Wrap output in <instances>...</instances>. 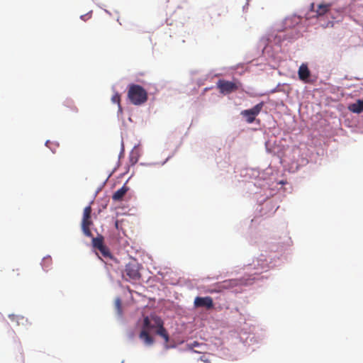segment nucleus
<instances>
[{"instance_id":"f257e3e1","label":"nucleus","mask_w":363,"mask_h":363,"mask_svg":"<svg viewBox=\"0 0 363 363\" xmlns=\"http://www.w3.org/2000/svg\"><path fill=\"white\" fill-rule=\"evenodd\" d=\"M354 0L322 1L317 6L311 3L307 7L294 12L291 16L285 17L279 23L273 25L269 31L261 38L264 48L274 45V51L281 50V45L286 43L295 41L300 35L299 24L306 23L310 18L325 15V19L320 23L323 28H335L347 16L354 11Z\"/></svg>"},{"instance_id":"f03ea898","label":"nucleus","mask_w":363,"mask_h":363,"mask_svg":"<svg viewBox=\"0 0 363 363\" xmlns=\"http://www.w3.org/2000/svg\"><path fill=\"white\" fill-rule=\"evenodd\" d=\"M238 181L243 184L246 193L253 194L256 200L255 213L258 216H271L279 208V203L291 193L292 186L286 179H278L269 165L247 167L241 170Z\"/></svg>"},{"instance_id":"7ed1b4c3","label":"nucleus","mask_w":363,"mask_h":363,"mask_svg":"<svg viewBox=\"0 0 363 363\" xmlns=\"http://www.w3.org/2000/svg\"><path fill=\"white\" fill-rule=\"evenodd\" d=\"M279 245L276 243H267L261 250L260 255L253 259L252 263L244 265V269L257 270L254 274L267 272L279 266L281 263V254L278 252Z\"/></svg>"},{"instance_id":"20e7f679","label":"nucleus","mask_w":363,"mask_h":363,"mask_svg":"<svg viewBox=\"0 0 363 363\" xmlns=\"http://www.w3.org/2000/svg\"><path fill=\"white\" fill-rule=\"evenodd\" d=\"M264 103L261 101L248 108L241 110L240 116L242 120L249 125L253 124L259 127H264L265 124L262 123V119L259 118V115H264L267 118L269 125H271L272 123H275L276 122L273 116L268 114L267 112L264 110Z\"/></svg>"},{"instance_id":"39448f33","label":"nucleus","mask_w":363,"mask_h":363,"mask_svg":"<svg viewBox=\"0 0 363 363\" xmlns=\"http://www.w3.org/2000/svg\"><path fill=\"white\" fill-rule=\"evenodd\" d=\"M313 154L309 152L308 150H297L294 151L290 162L286 167L290 173L298 172L301 167L306 166L309 162H313Z\"/></svg>"},{"instance_id":"423d86ee","label":"nucleus","mask_w":363,"mask_h":363,"mask_svg":"<svg viewBox=\"0 0 363 363\" xmlns=\"http://www.w3.org/2000/svg\"><path fill=\"white\" fill-rule=\"evenodd\" d=\"M144 325L150 331H152L155 328H157L155 330V333L156 335H157L158 336L163 339L164 342L162 345L164 350H169L170 349H176L178 347L177 344H167L169 340V335L167 330L164 328V323L162 320L160 318V317H156L155 320V325L150 323L148 320V318L146 317L144 320Z\"/></svg>"},{"instance_id":"0eeeda50","label":"nucleus","mask_w":363,"mask_h":363,"mask_svg":"<svg viewBox=\"0 0 363 363\" xmlns=\"http://www.w3.org/2000/svg\"><path fill=\"white\" fill-rule=\"evenodd\" d=\"M127 99L135 106H142L147 101V91L140 84L130 83L128 85Z\"/></svg>"},{"instance_id":"6e6552de","label":"nucleus","mask_w":363,"mask_h":363,"mask_svg":"<svg viewBox=\"0 0 363 363\" xmlns=\"http://www.w3.org/2000/svg\"><path fill=\"white\" fill-rule=\"evenodd\" d=\"M134 262H129L125 264L124 268L125 281H138L141 277L140 270L143 269V265L139 263L135 258L131 257Z\"/></svg>"},{"instance_id":"1a4fd4ad","label":"nucleus","mask_w":363,"mask_h":363,"mask_svg":"<svg viewBox=\"0 0 363 363\" xmlns=\"http://www.w3.org/2000/svg\"><path fill=\"white\" fill-rule=\"evenodd\" d=\"M101 260L104 263V268L106 270L107 276L109 278V279L111 280V281H113V277L111 274V270L115 272L117 274H120L122 279H125L124 268L122 265L120 264V261L118 259L117 264L113 261L107 260V262H105V261H103L102 259H101Z\"/></svg>"},{"instance_id":"9d476101","label":"nucleus","mask_w":363,"mask_h":363,"mask_svg":"<svg viewBox=\"0 0 363 363\" xmlns=\"http://www.w3.org/2000/svg\"><path fill=\"white\" fill-rule=\"evenodd\" d=\"M216 86L219 89L220 93L223 95L229 94L235 87V84L233 81L223 78L219 79L216 83Z\"/></svg>"},{"instance_id":"9b49d317","label":"nucleus","mask_w":363,"mask_h":363,"mask_svg":"<svg viewBox=\"0 0 363 363\" xmlns=\"http://www.w3.org/2000/svg\"><path fill=\"white\" fill-rule=\"evenodd\" d=\"M213 300L210 296H196L194 299V306L210 308L213 306Z\"/></svg>"},{"instance_id":"f8f14e48","label":"nucleus","mask_w":363,"mask_h":363,"mask_svg":"<svg viewBox=\"0 0 363 363\" xmlns=\"http://www.w3.org/2000/svg\"><path fill=\"white\" fill-rule=\"evenodd\" d=\"M133 175L134 172H133L131 175L127 179V180L125 182L123 186L113 192V194H112V199L113 201H118L125 192L130 190V188L128 186H127V184L129 182V180L133 177Z\"/></svg>"},{"instance_id":"ddd939ff","label":"nucleus","mask_w":363,"mask_h":363,"mask_svg":"<svg viewBox=\"0 0 363 363\" xmlns=\"http://www.w3.org/2000/svg\"><path fill=\"white\" fill-rule=\"evenodd\" d=\"M347 109L353 113H361L363 112V99L359 98L353 102L347 104Z\"/></svg>"},{"instance_id":"4468645a","label":"nucleus","mask_w":363,"mask_h":363,"mask_svg":"<svg viewBox=\"0 0 363 363\" xmlns=\"http://www.w3.org/2000/svg\"><path fill=\"white\" fill-rule=\"evenodd\" d=\"M205 345L202 342H199L197 340H194L191 342L186 343L184 346V347L179 348V350L180 352H191L192 353H196V354H201V352L199 350H196L195 347L201 348L202 347H204Z\"/></svg>"},{"instance_id":"2eb2a0df","label":"nucleus","mask_w":363,"mask_h":363,"mask_svg":"<svg viewBox=\"0 0 363 363\" xmlns=\"http://www.w3.org/2000/svg\"><path fill=\"white\" fill-rule=\"evenodd\" d=\"M298 76L301 80L308 81L311 79V72L308 67L307 62H302L298 69Z\"/></svg>"},{"instance_id":"dca6fc26","label":"nucleus","mask_w":363,"mask_h":363,"mask_svg":"<svg viewBox=\"0 0 363 363\" xmlns=\"http://www.w3.org/2000/svg\"><path fill=\"white\" fill-rule=\"evenodd\" d=\"M240 339L245 346L259 344L262 340L260 336L256 335L254 333H249L245 339L242 337H241Z\"/></svg>"},{"instance_id":"f3484780","label":"nucleus","mask_w":363,"mask_h":363,"mask_svg":"<svg viewBox=\"0 0 363 363\" xmlns=\"http://www.w3.org/2000/svg\"><path fill=\"white\" fill-rule=\"evenodd\" d=\"M345 125L350 128L352 133H363V121H345Z\"/></svg>"},{"instance_id":"a211bd4d","label":"nucleus","mask_w":363,"mask_h":363,"mask_svg":"<svg viewBox=\"0 0 363 363\" xmlns=\"http://www.w3.org/2000/svg\"><path fill=\"white\" fill-rule=\"evenodd\" d=\"M99 250L100 251V252L104 258L106 259L108 261H113V262H116V264L118 263V258L116 257H115L111 252L110 250L106 246H105L104 244L99 247Z\"/></svg>"},{"instance_id":"6ab92c4d","label":"nucleus","mask_w":363,"mask_h":363,"mask_svg":"<svg viewBox=\"0 0 363 363\" xmlns=\"http://www.w3.org/2000/svg\"><path fill=\"white\" fill-rule=\"evenodd\" d=\"M138 337L146 347H151L155 342V340L151 337L145 330H142L138 335Z\"/></svg>"},{"instance_id":"aec40b11","label":"nucleus","mask_w":363,"mask_h":363,"mask_svg":"<svg viewBox=\"0 0 363 363\" xmlns=\"http://www.w3.org/2000/svg\"><path fill=\"white\" fill-rule=\"evenodd\" d=\"M138 145H135L132 150L129 153L128 156V167H131L135 166L139 161L141 154L138 151H134V149Z\"/></svg>"},{"instance_id":"412c9836","label":"nucleus","mask_w":363,"mask_h":363,"mask_svg":"<svg viewBox=\"0 0 363 363\" xmlns=\"http://www.w3.org/2000/svg\"><path fill=\"white\" fill-rule=\"evenodd\" d=\"M93 225L92 221H81L80 227L82 234L87 238H91L93 236L92 233L88 229L87 225Z\"/></svg>"},{"instance_id":"4be33fe9","label":"nucleus","mask_w":363,"mask_h":363,"mask_svg":"<svg viewBox=\"0 0 363 363\" xmlns=\"http://www.w3.org/2000/svg\"><path fill=\"white\" fill-rule=\"evenodd\" d=\"M114 307L117 314V316L119 319H123V314L121 309V298L119 296H117L114 300Z\"/></svg>"},{"instance_id":"5701e85b","label":"nucleus","mask_w":363,"mask_h":363,"mask_svg":"<svg viewBox=\"0 0 363 363\" xmlns=\"http://www.w3.org/2000/svg\"><path fill=\"white\" fill-rule=\"evenodd\" d=\"M177 147H176V149L173 151L172 153H171L170 155H169V156L165 159L163 161H162L161 162H150V163H147V162H140V165L141 166H145V167H149V166H153V165H157V164H160L161 166H163L174 155V153L177 152Z\"/></svg>"},{"instance_id":"b1692460","label":"nucleus","mask_w":363,"mask_h":363,"mask_svg":"<svg viewBox=\"0 0 363 363\" xmlns=\"http://www.w3.org/2000/svg\"><path fill=\"white\" fill-rule=\"evenodd\" d=\"M52 262V257L50 255H45L41 260L40 266L42 267V269L44 272H48V268L51 266Z\"/></svg>"},{"instance_id":"393cba45","label":"nucleus","mask_w":363,"mask_h":363,"mask_svg":"<svg viewBox=\"0 0 363 363\" xmlns=\"http://www.w3.org/2000/svg\"><path fill=\"white\" fill-rule=\"evenodd\" d=\"M113 94L111 98V101L113 104L119 105L120 93L116 90L115 86H112Z\"/></svg>"},{"instance_id":"a878e982","label":"nucleus","mask_w":363,"mask_h":363,"mask_svg":"<svg viewBox=\"0 0 363 363\" xmlns=\"http://www.w3.org/2000/svg\"><path fill=\"white\" fill-rule=\"evenodd\" d=\"M91 239V244L93 247H96L99 250V247L101 245H103V243L101 242V235L100 236L99 235L97 237H92Z\"/></svg>"},{"instance_id":"bb28decb","label":"nucleus","mask_w":363,"mask_h":363,"mask_svg":"<svg viewBox=\"0 0 363 363\" xmlns=\"http://www.w3.org/2000/svg\"><path fill=\"white\" fill-rule=\"evenodd\" d=\"M92 201H93V200H91L89 202V203L84 208L81 221H86L89 218L90 205L92 203Z\"/></svg>"},{"instance_id":"cd10ccee","label":"nucleus","mask_w":363,"mask_h":363,"mask_svg":"<svg viewBox=\"0 0 363 363\" xmlns=\"http://www.w3.org/2000/svg\"><path fill=\"white\" fill-rule=\"evenodd\" d=\"M276 148L279 149L278 147H276ZM265 149H266L267 152H268V153L274 154L276 152L275 147H274L272 146L271 147L269 140L265 142Z\"/></svg>"},{"instance_id":"c85d7f7f","label":"nucleus","mask_w":363,"mask_h":363,"mask_svg":"<svg viewBox=\"0 0 363 363\" xmlns=\"http://www.w3.org/2000/svg\"><path fill=\"white\" fill-rule=\"evenodd\" d=\"M127 337L129 340L133 341L135 337V332L133 328H129L126 332Z\"/></svg>"},{"instance_id":"c756f323","label":"nucleus","mask_w":363,"mask_h":363,"mask_svg":"<svg viewBox=\"0 0 363 363\" xmlns=\"http://www.w3.org/2000/svg\"><path fill=\"white\" fill-rule=\"evenodd\" d=\"M254 222L255 218H246L242 222V225H245L246 227H248V228H251L253 225Z\"/></svg>"},{"instance_id":"7c9ffc66","label":"nucleus","mask_w":363,"mask_h":363,"mask_svg":"<svg viewBox=\"0 0 363 363\" xmlns=\"http://www.w3.org/2000/svg\"><path fill=\"white\" fill-rule=\"evenodd\" d=\"M108 203V200H106V201H104V202L101 203L99 205L98 214L101 213L107 208Z\"/></svg>"},{"instance_id":"2f4dec72","label":"nucleus","mask_w":363,"mask_h":363,"mask_svg":"<svg viewBox=\"0 0 363 363\" xmlns=\"http://www.w3.org/2000/svg\"><path fill=\"white\" fill-rule=\"evenodd\" d=\"M122 115H123V109H122L121 106L119 104V105H118L117 117H118V120H121L122 121V124L123 125H125V122L124 119H123L121 118Z\"/></svg>"},{"instance_id":"473e14b6","label":"nucleus","mask_w":363,"mask_h":363,"mask_svg":"<svg viewBox=\"0 0 363 363\" xmlns=\"http://www.w3.org/2000/svg\"><path fill=\"white\" fill-rule=\"evenodd\" d=\"M125 155V147H124V142L123 140H121V150L120 152L118 154V160H120L121 157H123Z\"/></svg>"},{"instance_id":"72a5a7b5","label":"nucleus","mask_w":363,"mask_h":363,"mask_svg":"<svg viewBox=\"0 0 363 363\" xmlns=\"http://www.w3.org/2000/svg\"><path fill=\"white\" fill-rule=\"evenodd\" d=\"M92 16V11H89L85 14H82L80 16L79 18L83 21H86L87 19L90 18Z\"/></svg>"},{"instance_id":"f704fd0d","label":"nucleus","mask_w":363,"mask_h":363,"mask_svg":"<svg viewBox=\"0 0 363 363\" xmlns=\"http://www.w3.org/2000/svg\"><path fill=\"white\" fill-rule=\"evenodd\" d=\"M237 67H242L243 68L242 69V71L240 72V74H244L245 72H246L247 71L249 70V66L248 65H245V64L243 63H238L237 65H236Z\"/></svg>"},{"instance_id":"c9c22d12","label":"nucleus","mask_w":363,"mask_h":363,"mask_svg":"<svg viewBox=\"0 0 363 363\" xmlns=\"http://www.w3.org/2000/svg\"><path fill=\"white\" fill-rule=\"evenodd\" d=\"M238 281L236 279H229L225 282V286L230 288L234 285L238 284Z\"/></svg>"},{"instance_id":"e433bc0d","label":"nucleus","mask_w":363,"mask_h":363,"mask_svg":"<svg viewBox=\"0 0 363 363\" xmlns=\"http://www.w3.org/2000/svg\"><path fill=\"white\" fill-rule=\"evenodd\" d=\"M108 179V178H106L101 184L100 186L96 189L95 193H94V198H95L97 195V194L102 189L103 186L105 185L106 182H107V180Z\"/></svg>"},{"instance_id":"4c0bfd02","label":"nucleus","mask_w":363,"mask_h":363,"mask_svg":"<svg viewBox=\"0 0 363 363\" xmlns=\"http://www.w3.org/2000/svg\"><path fill=\"white\" fill-rule=\"evenodd\" d=\"M121 165V162L118 160L117 162H116V166L113 168L112 171L108 174L107 178H109L114 172H116L118 168V167H120Z\"/></svg>"},{"instance_id":"58836bf2","label":"nucleus","mask_w":363,"mask_h":363,"mask_svg":"<svg viewBox=\"0 0 363 363\" xmlns=\"http://www.w3.org/2000/svg\"><path fill=\"white\" fill-rule=\"evenodd\" d=\"M197 361H201L204 363H211V360L207 358L205 355H201L198 359Z\"/></svg>"},{"instance_id":"ea45409f","label":"nucleus","mask_w":363,"mask_h":363,"mask_svg":"<svg viewBox=\"0 0 363 363\" xmlns=\"http://www.w3.org/2000/svg\"><path fill=\"white\" fill-rule=\"evenodd\" d=\"M112 220L113 223V227L118 232V230L121 228L119 226V221L116 218H112Z\"/></svg>"},{"instance_id":"a19ab883","label":"nucleus","mask_w":363,"mask_h":363,"mask_svg":"<svg viewBox=\"0 0 363 363\" xmlns=\"http://www.w3.org/2000/svg\"><path fill=\"white\" fill-rule=\"evenodd\" d=\"M117 233H118V237H119V238H121V235H123V236H125V237H127V235H126V230H125V229H123V228H121L118 230Z\"/></svg>"},{"instance_id":"79ce46f5","label":"nucleus","mask_w":363,"mask_h":363,"mask_svg":"<svg viewBox=\"0 0 363 363\" xmlns=\"http://www.w3.org/2000/svg\"><path fill=\"white\" fill-rule=\"evenodd\" d=\"M130 167H128V165H126L125 167V172H123V173H121L119 175H118V178L119 179H121L123 178L126 174H128L130 171Z\"/></svg>"},{"instance_id":"37998d69","label":"nucleus","mask_w":363,"mask_h":363,"mask_svg":"<svg viewBox=\"0 0 363 363\" xmlns=\"http://www.w3.org/2000/svg\"><path fill=\"white\" fill-rule=\"evenodd\" d=\"M73 104V101L72 99H67L66 101H65L64 102V105L67 107H70L71 104Z\"/></svg>"},{"instance_id":"c03bdc74","label":"nucleus","mask_w":363,"mask_h":363,"mask_svg":"<svg viewBox=\"0 0 363 363\" xmlns=\"http://www.w3.org/2000/svg\"><path fill=\"white\" fill-rule=\"evenodd\" d=\"M250 1V0H247L245 4L242 6V11L243 12H246L247 11L249 5H250V4H249Z\"/></svg>"},{"instance_id":"a18cd8bd","label":"nucleus","mask_w":363,"mask_h":363,"mask_svg":"<svg viewBox=\"0 0 363 363\" xmlns=\"http://www.w3.org/2000/svg\"><path fill=\"white\" fill-rule=\"evenodd\" d=\"M9 318L11 320V321H14L16 320V318H17V315L14 314V313H11V314H9L8 315Z\"/></svg>"},{"instance_id":"49530a36","label":"nucleus","mask_w":363,"mask_h":363,"mask_svg":"<svg viewBox=\"0 0 363 363\" xmlns=\"http://www.w3.org/2000/svg\"><path fill=\"white\" fill-rule=\"evenodd\" d=\"M158 274H160L161 277H162L163 278L169 276V272H162L161 271H159L157 272Z\"/></svg>"},{"instance_id":"de8ad7c7","label":"nucleus","mask_w":363,"mask_h":363,"mask_svg":"<svg viewBox=\"0 0 363 363\" xmlns=\"http://www.w3.org/2000/svg\"><path fill=\"white\" fill-rule=\"evenodd\" d=\"M342 85L344 87L347 88V89L355 86L354 84H349V83H342Z\"/></svg>"},{"instance_id":"09e8293b","label":"nucleus","mask_w":363,"mask_h":363,"mask_svg":"<svg viewBox=\"0 0 363 363\" xmlns=\"http://www.w3.org/2000/svg\"><path fill=\"white\" fill-rule=\"evenodd\" d=\"M24 317L23 315H17V318H16V323L18 325H20L21 324V322H20V320H24Z\"/></svg>"},{"instance_id":"8fccbe9b","label":"nucleus","mask_w":363,"mask_h":363,"mask_svg":"<svg viewBox=\"0 0 363 363\" xmlns=\"http://www.w3.org/2000/svg\"><path fill=\"white\" fill-rule=\"evenodd\" d=\"M28 323H29V321H28V318H24V320H23L22 322L21 323V324L23 325H26Z\"/></svg>"},{"instance_id":"3c124183","label":"nucleus","mask_w":363,"mask_h":363,"mask_svg":"<svg viewBox=\"0 0 363 363\" xmlns=\"http://www.w3.org/2000/svg\"><path fill=\"white\" fill-rule=\"evenodd\" d=\"M197 73H198V70H196V69L191 70V71H190V74H191V75H195V74H196Z\"/></svg>"},{"instance_id":"603ef678","label":"nucleus","mask_w":363,"mask_h":363,"mask_svg":"<svg viewBox=\"0 0 363 363\" xmlns=\"http://www.w3.org/2000/svg\"><path fill=\"white\" fill-rule=\"evenodd\" d=\"M104 12L107 14H108L109 16H111V13L110 11L107 10V9H104Z\"/></svg>"},{"instance_id":"864d4df0","label":"nucleus","mask_w":363,"mask_h":363,"mask_svg":"<svg viewBox=\"0 0 363 363\" xmlns=\"http://www.w3.org/2000/svg\"><path fill=\"white\" fill-rule=\"evenodd\" d=\"M72 110L73 111H75V112H77V111H78V108H77L76 106H74L73 108H72Z\"/></svg>"},{"instance_id":"5fc2aeb1","label":"nucleus","mask_w":363,"mask_h":363,"mask_svg":"<svg viewBox=\"0 0 363 363\" xmlns=\"http://www.w3.org/2000/svg\"><path fill=\"white\" fill-rule=\"evenodd\" d=\"M50 142V140H47L45 141V146H48V143H49Z\"/></svg>"},{"instance_id":"6e6d98bb","label":"nucleus","mask_w":363,"mask_h":363,"mask_svg":"<svg viewBox=\"0 0 363 363\" xmlns=\"http://www.w3.org/2000/svg\"><path fill=\"white\" fill-rule=\"evenodd\" d=\"M50 150H51V152H52V153H55V152H56L55 149H54V148H51V147H50Z\"/></svg>"},{"instance_id":"4d7b16f0","label":"nucleus","mask_w":363,"mask_h":363,"mask_svg":"<svg viewBox=\"0 0 363 363\" xmlns=\"http://www.w3.org/2000/svg\"><path fill=\"white\" fill-rule=\"evenodd\" d=\"M128 119L130 122L133 123V119H132L131 116H129Z\"/></svg>"},{"instance_id":"13d9d810","label":"nucleus","mask_w":363,"mask_h":363,"mask_svg":"<svg viewBox=\"0 0 363 363\" xmlns=\"http://www.w3.org/2000/svg\"><path fill=\"white\" fill-rule=\"evenodd\" d=\"M212 87H206L204 89V91H208V89H211Z\"/></svg>"},{"instance_id":"bf43d9fd","label":"nucleus","mask_w":363,"mask_h":363,"mask_svg":"<svg viewBox=\"0 0 363 363\" xmlns=\"http://www.w3.org/2000/svg\"><path fill=\"white\" fill-rule=\"evenodd\" d=\"M120 215H122V214H121V213H120L119 212H116V216H119Z\"/></svg>"},{"instance_id":"052dcab7","label":"nucleus","mask_w":363,"mask_h":363,"mask_svg":"<svg viewBox=\"0 0 363 363\" xmlns=\"http://www.w3.org/2000/svg\"><path fill=\"white\" fill-rule=\"evenodd\" d=\"M343 79H349L348 76H347V75H345V76L344 77Z\"/></svg>"},{"instance_id":"680f3d73","label":"nucleus","mask_w":363,"mask_h":363,"mask_svg":"<svg viewBox=\"0 0 363 363\" xmlns=\"http://www.w3.org/2000/svg\"><path fill=\"white\" fill-rule=\"evenodd\" d=\"M21 358L22 359L23 363H24V359H23V356L22 354H21Z\"/></svg>"},{"instance_id":"e2e57ef3","label":"nucleus","mask_w":363,"mask_h":363,"mask_svg":"<svg viewBox=\"0 0 363 363\" xmlns=\"http://www.w3.org/2000/svg\"><path fill=\"white\" fill-rule=\"evenodd\" d=\"M202 84V83H201V80L200 79V80L198 82V84H199V85H200V84Z\"/></svg>"},{"instance_id":"0e129e2a","label":"nucleus","mask_w":363,"mask_h":363,"mask_svg":"<svg viewBox=\"0 0 363 363\" xmlns=\"http://www.w3.org/2000/svg\"><path fill=\"white\" fill-rule=\"evenodd\" d=\"M169 284H171V285H177V284H176L175 283H174V282H169Z\"/></svg>"},{"instance_id":"69168bd1","label":"nucleus","mask_w":363,"mask_h":363,"mask_svg":"<svg viewBox=\"0 0 363 363\" xmlns=\"http://www.w3.org/2000/svg\"><path fill=\"white\" fill-rule=\"evenodd\" d=\"M117 21L119 23V24H121V22L119 21V17H118V18H117Z\"/></svg>"},{"instance_id":"338daca9","label":"nucleus","mask_w":363,"mask_h":363,"mask_svg":"<svg viewBox=\"0 0 363 363\" xmlns=\"http://www.w3.org/2000/svg\"><path fill=\"white\" fill-rule=\"evenodd\" d=\"M277 144V142L274 141V143H273V145H275Z\"/></svg>"},{"instance_id":"774afa93","label":"nucleus","mask_w":363,"mask_h":363,"mask_svg":"<svg viewBox=\"0 0 363 363\" xmlns=\"http://www.w3.org/2000/svg\"><path fill=\"white\" fill-rule=\"evenodd\" d=\"M255 278H253V279H252V281L253 282V281H255Z\"/></svg>"}]
</instances>
